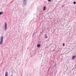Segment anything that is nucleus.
Here are the masks:
<instances>
[{
  "label": "nucleus",
  "instance_id": "10",
  "mask_svg": "<svg viewBox=\"0 0 76 76\" xmlns=\"http://www.w3.org/2000/svg\"><path fill=\"white\" fill-rule=\"evenodd\" d=\"M73 3L74 4H76V2L74 1Z\"/></svg>",
  "mask_w": 76,
  "mask_h": 76
},
{
  "label": "nucleus",
  "instance_id": "8",
  "mask_svg": "<svg viewBox=\"0 0 76 76\" xmlns=\"http://www.w3.org/2000/svg\"><path fill=\"white\" fill-rule=\"evenodd\" d=\"M3 14V12H0V15H2Z\"/></svg>",
  "mask_w": 76,
  "mask_h": 76
},
{
  "label": "nucleus",
  "instance_id": "9",
  "mask_svg": "<svg viewBox=\"0 0 76 76\" xmlns=\"http://www.w3.org/2000/svg\"><path fill=\"white\" fill-rule=\"evenodd\" d=\"M46 7H44V8H43V10H45V9H46Z\"/></svg>",
  "mask_w": 76,
  "mask_h": 76
},
{
  "label": "nucleus",
  "instance_id": "11",
  "mask_svg": "<svg viewBox=\"0 0 76 76\" xmlns=\"http://www.w3.org/2000/svg\"><path fill=\"white\" fill-rule=\"evenodd\" d=\"M48 1H51V0H48Z\"/></svg>",
  "mask_w": 76,
  "mask_h": 76
},
{
  "label": "nucleus",
  "instance_id": "4",
  "mask_svg": "<svg viewBox=\"0 0 76 76\" xmlns=\"http://www.w3.org/2000/svg\"><path fill=\"white\" fill-rule=\"evenodd\" d=\"M5 76H8V72H6L5 73Z\"/></svg>",
  "mask_w": 76,
  "mask_h": 76
},
{
  "label": "nucleus",
  "instance_id": "1",
  "mask_svg": "<svg viewBox=\"0 0 76 76\" xmlns=\"http://www.w3.org/2000/svg\"><path fill=\"white\" fill-rule=\"evenodd\" d=\"M23 6H26V2H27V0H23Z\"/></svg>",
  "mask_w": 76,
  "mask_h": 76
},
{
  "label": "nucleus",
  "instance_id": "13",
  "mask_svg": "<svg viewBox=\"0 0 76 76\" xmlns=\"http://www.w3.org/2000/svg\"><path fill=\"white\" fill-rule=\"evenodd\" d=\"M64 43L63 44V46H64Z\"/></svg>",
  "mask_w": 76,
  "mask_h": 76
},
{
  "label": "nucleus",
  "instance_id": "14",
  "mask_svg": "<svg viewBox=\"0 0 76 76\" xmlns=\"http://www.w3.org/2000/svg\"><path fill=\"white\" fill-rule=\"evenodd\" d=\"M11 76H13V75H11Z\"/></svg>",
  "mask_w": 76,
  "mask_h": 76
},
{
  "label": "nucleus",
  "instance_id": "7",
  "mask_svg": "<svg viewBox=\"0 0 76 76\" xmlns=\"http://www.w3.org/2000/svg\"><path fill=\"white\" fill-rule=\"evenodd\" d=\"M40 45H40V44H37V47H40Z\"/></svg>",
  "mask_w": 76,
  "mask_h": 76
},
{
  "label": "nucleus",
  "instance_id": "6",
  "mask_svg": "<svg viewBox=\"0 0 76 76\" xmlns=\"http://www.w3.org/2000/svg\"><path fill=\"white\" fill-rule=\"evenodd\" d=\"M76 58V56H73L72 57V59L73 60V59H75Z\"/></svg>",
  "mask_w": 76,
  "mask_h": 76
},
{
  "label": "nucleus",
  "instance_id": "3",
  "mask_svg": "<svg viewBox=\"0 0 76 76\" xmlns=\"http://www.w3.org/2000/svg\"><path fill=\"white\" fill-rule=\"evenodd\" d=\"M7 23L5 22V26H4V29L5 31H6V30H7Z\"/></svg>",
  "mask_w": 76,
  "mask_h": 76
},
{
  "label": "nucleus",
  "instance_id": "5",
  "mask_svg": "<svg viewBox=\"0 0 76 76\" xmlns=\"http://www.w3.org/2000/svg\"><path fill=\"white\" fill-rule=\"evenodd\" d=\"M45 39H47V38H48V37H47V34H45Z\"/></svg>",
  "mask_w": 76,
  "mask_h": 76
},
{
  "label": "nucleus",
  "instance_id": "12",
  "mask_svg": "<svg viewBox=\"0 0 76 76\" xmlns=\"http://www.w3.org/2000/svg\"><path fill=\"white\" fill-rule=\"evenodd\" d=\"M64 5H63L62 6V7H64Z\"/></svg>",
  "mask_w": 76,
  "mask_h": 76
},
{
  "label": "nucleus",
  "instance_id": "2",
  "mask_svg": "<svg viewBox=\"0 0 76 76\" xmlns=\"http://www.w3.org/2000/svg\"><path fill=\"white\" fill-rule=\"evenodd\" d=\"M3 38H4L3 36H2L1 39V41L0 42V44H1V45H2V44H3Z\"/></svg>",
  "mask_w": 76,
  "mask_h": 76
}]
</instances>
